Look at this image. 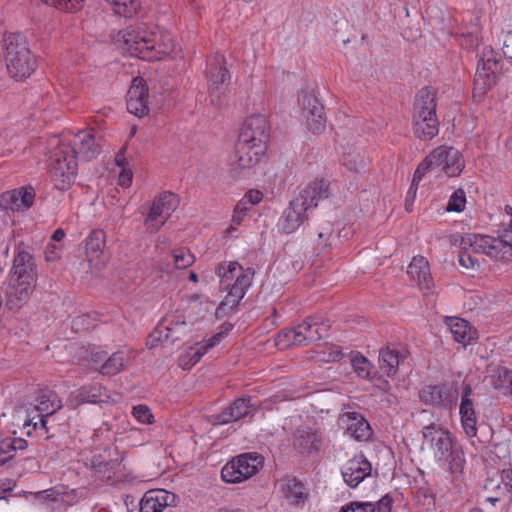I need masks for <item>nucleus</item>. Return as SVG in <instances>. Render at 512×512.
Here are the masks:
<instances>
[{"mask_svg": "<svg viewBox=\"0 0 512 512\" xmlns=\"http://www.w3.org/2000/svg\"><path fill=\"white\" fill-rule=\"evenodd\" d=\"M117 41H122L124 48L132 56L146 61L160 60L170 54L175 47L170 32L145 23L129 26L120 31Z\"/></svg>", "mask_w": 512, "mask_h": 512, "instance_id": "f257e3e1", "label": "nucleus"}, {"mask_svg": "<svg viewBox=\"0 0 512 512\" xmlns=\"http://www.w3.org/2000/svg\"><path fill=\"white\" fill-rule=\"evenodd\" d=\"M37 279L36 264L29 246L18 243L14 249L13 265L5 291L6 307L18 312L29 300Z\"/></svg>", "mask_w": 512, "mask_h": 512, "instance_id": "f03ea898", "label": "nucleus"}, {"mask_svg": "<svg viewBox=\"0 0 512 512\" xmlns=\"http://www.w3.org/2000/svg\"><path fill=\"white\" fill-rule=\"evenodd\" d=\"M220 279V287L227 291V295L216 309V317L221 318L236 307L244 298L252 284L255 271L253 268H244L236 261H224L215 268Z\"/></svg>", "mask_w": 512, "mask_h": 512, "instance_id": "7ed1b4c3", "label": "nucleus"}, {"mask_svg": "<svg viewBox=\"0 0 512 512\" xmlns=\"http://www.w3.org/2000/svg\"><path fill=\"white\" fill-rule=\"evenodd\" d=\"M329 185L324 179H315L307 184L290 201L278 221V228L286 234L295 232L308 218V213L318 206L320 200L329 197Z\"/></svg>", "mask_w": 512, "mask_h": 512, "instance_id": "20e7f679", "label": "nucleus"}, {"mask_svg": "<svg viewBox=\"0 0 512 512\" xmlns=\"http://www.w3.org/2000/svg\"><path fill=\"white\" fill-rule=\"evenodd\" d=\"M46 149L47 171L54 187L60 191L68 190L77 176L76 151L70 142L58 136L48 140Z\"/></svg>", "mask_w": 512, "mask_h": 512, "instance_id": "39448f33", "label": "nucleus"}, {"mask_svg": "<svg viewBox=\"0 0 512 512\" xmlns=\"http://www.w3.org/2000/svg\"><path fill=\"white\" fill-rule=\"evenodd\" d=\"M480 254L505 264L512 261V248L500 238L472 233L463 236L458 255L459 264L466 269L479 268Z\"/></svg>", "mask_w": 512, "mask_h": 512, "instance_id": "423d86ee", "label": "nucleus"}, {"mask_svg": "<svg viewBox=\"0 0 512 512\" xmlns=\"http://www.w3.org/2000/svg\"><path fill=\"white\" fill-rule=\"evenodd\" d=\"M422 446H427L440 464H447L451 474L462 471L465 458L453 434L441 424L432 422L421 429Z\"/></svg>", "mask_w": 512, "mask_h": 512, "instance_id": "0eeeda50", "label": "nucleus"}, {"mask_svg": "<svg viewBox=\"0 0 512 512\" xmlns=\"http://www.w3.org/2000/svg\"><path fill=\"white\" fill-rule=\"evenodd\" d=\"M6 69L11 78L24 80L37 68V58L26 39L19 33H6L3 38Z\"/></svg>", "mask_w": 512, "mask_h": 512, "instance_id": "6e6552de", "label": "nucleus"}, {"mask_svg": "<svg viewBox=\"0 0 512 512\" xmlns=\"http://www.w3.org/2000/svg\"><path fill=\"white\" fill-rule=\"evenodd\" d=\"M262 464L263 458L260 455L241 454L223 466L221 478L227 483H240L252 477Z\"/></svg>", "mask_w": 512, "mask_h": 512, "instance_id": "1a4fd4ad", "label": "nucleus"}, {"mask_svg": "<svg viewBox=\"0 0 512 512\" xmlns=\"http://www.w3.org/2000/svg\"><path fill=\"white\" fill-rule=\"evenodd\" d=\"M269 127V122L264 115H252L244 121L238 136V141L253 145L258 151L266 152V144L269 139Z\"/></svg>", "mask_w": 512, "mask_h": 512, "instance_id": "9d476101", "label": "nucleus"}, {"mask_svg": "<svg viewBox=\"0 0 512 512\" xmlns=\"http://www.w3.org/2000/svg\"><path fill=\"white\" fill-rule=\"evenodd\" d=\"M497 54L491 47H485L479 59L474 78V97H481L495 84Z\"/></svg>", "mask_w": 512, "mask_h": 512, "instance_id": "9b49d317", "label": "nucleus"}, {"mask_svg": "<svg viewBox=\"0 0 512 512\" xmlns=\"http://www.w3.org/2000/svg\"><path fill=\"white\" fill-rule=\"evenodd\" d=\"M177 204L178 199L174 193L163 192L156 197L144 220L146 229L150 232H157L175 211Z\"/></svg>", "mask_w": 512, "mask_h": 512, "instance_id": "f8f14e48", "label": "nucleus"}, {"mask_svg": "<svg viewBox=\"0 0 512 512\" xmlns=\"http://www.w3.org/2000/svg\"><path fill=\"white\" fill-rule=\"evenodd\" d=\"M419 397L426 405L448 408L457 400L458 385L456 382L425 385L420 390Z\"/></svg>", "mask_w": 512, "mask_h": 512, "instance_id": "ddd939ff", "label": "nucleus"}, {"mask_svg": "<svg viewBox=\"0 0 512 512\" xmlns=\"http://www.w3.org/2000/svg\"><path fill=\"white\" fill-rule=\"evenodd\" d=\"M264 154V151L256 150L253 145L237 140L230 159V174L233 178L240 177L245 171L255 167Z\"/></svg>", "mask_w": 512, "mask_h": 512, "instance_id": "4468645a", "label": "nucleus"}, {"mask_svg": "<svg viewBox=\"0 0 512 512\" xmlns=\"http://www.w3.org/2000/svg\"><path fill=\"white\" fill-rule=\"evenodd\" d=\"M299 102L302 106V117L306 120L309 130L314 134L322 132L326 125L322 103L311 93H303Z\"/></svg>", "mask_w": 512, "mask_h": 512, "instance_id": "2eb2a0df", "label": "nucleus"}, {"mask_svg": "<svg viewBox=\"0 0 512 512\" xmlns=\"http://www.w3.org/2000/svg\"><path fill=\"white\" fill-rule=\"evenodd\" d=\"M205 75L211 95L219 94L221 87L230 81V73L226 68L224 55L216 53L208 57Z\"/></svg>", "mask_w": 512, "mask_h": 512, "instance_id": "dca6fc26", "label": "nucleus"}, {"mask_svg": "<svg viewBox=\"0 0 512 512\" xmlns=\"http://www.w3.org/2000/svg\"><path fill=\"white\" fill-rule=\"evenodd\" d=\"M110 399L109 391L100 383L87 384L72 392L67 398L66 404L75 409L83 403H105Z\"/></svg>", "mask_w": 512, "mask_h": 512, "instance_id": "f3484780", "label": "nucleus"}, {"mask_svg": "<svg viewBox=\"0 0 512 512\" xmlns=\"http://www.w3.org/2000/svg\"><path fill=\"white\" fill-rule=\"evenodd\" d=\"M372 466L363 454L355 455L341 468L344 482L356 488L365 478L371 475Z\"/></svg>", "mask_w": 512, "mask_h": 512, "instance_id": "a211bd4d", "label": "nucleus"}, {"mask_svg": "<svg viewBox=\"0 0 512 512\" xmlns=\"http://www.w3.org/2000/svg\"><path fill=\"white\" fill-rule=\"evenodd\" d=\"M127 110L138 118L148 115V88L143 78L133 80L127 92Z\"/></svg>", "mask_w": 512, "mask_h": 512, "instance_id": "6ab92c4d", "label": "nucleus"}, {"mask_svg": "<svg viewBox=\"0 0 512 512\" xmlns=\"http://www.w3.org/2000/svg\"><path fill=\"white\" fill-rule=\"evenodd\" d=\"M34 199V188L26 186L3 193L0 198V205L5 210L26 211L33 205Z\"/></svg>", "mask_w": 512, "mask_h": 512, "instance_id": "aec40b11", "label": "nucleus"}, {"mask_svg": "<svg viewBox=\"0 0 512 512\" xmlns=\"http://www.w3.org/2000/svg\"><path fill=\"white\" fill-rule=\"evenodd\" d=\"M177 496L164 489L147 491L140 501V512H163L176 505Z\"/></svg>", "mask_w": 512, "mask_h": 512, "instance_id": "412c9836", "label": "nucleus"}, {"mask_svg": "<svg viewBox=\"0 0 512 512\" xmlns=\"http://www.w3.org/2000/svg\"><path fill=\"white\" fill-rule=\"evenodd\" d=\"M472 388L470 385H464L461 394V403L459 414L461 419V426L467 437L473 438L477 435V416L474 408L473 401L470 396Z\"/></svg>", "mask_w": 512, "mask_h": 512, "instance_id": "4be33fe9", "label": "nucleus"}, {"mask_svg": "<svg viewBox=\"0 0 512 512\" xmlns=\"http://www.w3.org/2000/svg\"><path fill=\"white\" fill-rule=\"evenodd\" d=\"M408 355V351L400 345H387L379 351V368L388 377L397 374L401 362Z\"/></svg>", "mask_w": 512, "mask_h": 512, "instance_id": "5701e85b", "label": "nucleus"}, {"mask_svg": "<svg viewBox=\"0 0 512 512\" xmlns=\"http://www.w3.org/2000/svg\"><path fill=\"white\" fill-rule=\"evenodd\" d=\"M251 412V398L242 397L235 399L220 413L211 416L213 425H224L240 420Z\"/></svg>", "mask_w": 512, "mask_h": 512, "instance_id": "b1692460", "label": "nucleus"}, {"mask_svg": "<svg viewBox=\"0 0 512 512\" xmlns=\"http://www.w3.org/2000/svg\"><path fill=\"white\" fill-rule=\"evenodd\" d=\"M297 327L298 331L301 332V344H308L323 338L331 324L328 319L316 315L307 317Z\"/></svg>", "mask_w": 512, "mask_h": 512, "instance_id": "393cba45", "label": "nucleus"}, {"mask_svg": "<svg viewBox=\"0 0 512 512\" xmlns=\"http://www.w3.org/2000/svg\"><path fill=\"white\" fill-rule=\"evenodd\" d=\"M82 159L92 160L100 153L99 144L95 140L93 130H83L73 135L72 139L64 138Z\"/></svg>", "mask_w": 512, "mask_h": 512, "instance_id": "a878e982", "label": "nucleus"}, {"mask_svg": "<svg viewBox=\"0 0 512 512\" xmlns=\"http://www.w3.org/2000/svg\"><path fill=\"white\" fill-rule=\"evenodd\" d=\"M35 403L40 411V427L47 431V417L62 408V401L56 392L46 388L38 391Z\"/></svg>", "mask_w": 512, "mask_h": 512, "instance_id": "bb28decb", "label": "nucleus"}, {"mask_svg": "<svg viewBox=\"0 0 512 512\" xmlns=\"http://www.w3.org/2000/svg\"><path fill=\"white\" fill-rule=\"evenodd\" d=\"M280 492L290 505L302 506L308 499L306 486L296 477H285L280 483Z\"/></svg>", "mask_w": 512, "mask_h": 512, "instance_id": "cd10ccee", "label": "nucleus"}, {"mask_svg": "<svg viewBox=\"0 0 512 512\" xmlns=\"http://www.w3.org/2000/svg\"><path fill=\"white\" fill-rule=\"evenodd\" d=\"M322 443L321 434L311 428L298 429L294 441V448L302 454H312L320 450Z\"/></svg>", "mask_w": 512, "mask_h": 512, "instance_id": "c85d7f7f", "label": "nucleus"}, {"mask_svg": "<svg viewBox=\"0 0 512 512\" xmlns=\"http://www.w3.org/2000/svg\"><path fill=\"white\" fill-rule=\"evenodd\" d=\"M436 92L430 87L420 89L413 105V117H437Z\"/></svg>", "mask_w": 512, "mask_h": 512, "instance_id": "c756f323", "label": "nucleus"}, {"mask_svg": "<svg viewBox=\"0 0 512 512\" xmlns=\"http://www.w3.org/2000/svg\"><path fill=\"white\" fill-rule=\"evenodd\" d=\"M341 420L347 425V432L357 441H366L371 437L372 430L367 420L357 412H346Z\"/></svg>", "mask_w": 512, "mask_h": 512, "instance_id": "7c9ffc66", "label": "nucleus"}, {"mask_svg": "<svg viewBox=\"0 0 512 512\" xmlns=\"http://www.w3.org/2000/svg\"><path fill=\"white\" fill-rule=\"evenodd\" d=\"M446 323L454 340L463 346L471 344L477 339V331L468 321L458 317H451L447 319Z\"/></svg>", "mask_w": 512, "mask_h": 512, "instance_id": "2f4dec72", "label": "nucleus"}, {"mask_svg": "<svg viewBox=\"0 0 512 512\" xmlns=\"http://www.w3.org/2000/svg\"><path fill=\"white\" fill-rule=\"evenodd\" d=\"M407 274L423 288H430L432 278L430 274V266L426 258L416 256L408 265Z\"/></svg>", "mask_w": 512, "mask_h": 512, "instance_id": "473e14b6", "label": "nucleus"}, {"mask_svg": "<svg viewBox=\"0 0 512 512\" xmlns=\"http://www.w3.org/2000/svg\"><path fill=\"white\" fill-rule=\"evenodd\" d=\"M413 133L415 137L423 141H429L439 132V121L437 117H413Z\"/></svg>", "mask_w": 512, "mask_h": 512, "instance_id": "72a5a7b5", "label": "nucleus"}, {"mask_svg": "<svg viewBox=\"0 0 512 512\" xmlns=\"http://www.w3.org/2000/svg\"><path fill=\"white\" fill-rule=\"evenodd\" d=\"M106 246V233L102 229L92 230L85 239V253L89 261L98 259Z\"/></svg>", "mask_w": 512, "mask_h": 512, "instance_id": "f704fd0d", "label": "nucleus"}, {"mask_svg": "<svg viewBox=\"0 0 512 512\" xmlns=\"http://www.w3.org/2000/svg\"><path fill=\"white\" fill-rule=\"evenodd\" d=\"M124 459L122 455L120 458L111 459L109 461L91 460L90 469L94 475L102 482L114 483V469L118 467Z\"/></svg>", "mask_w": 512, "mask_h": 512, "instance_id": "c9c22d12", "label": "nucleus"}, {"mask_svg": "<svg viewBox=\"0 0 512 512\" xmlns=\"http://www.w3.org/2000/svg\"><path fill=\"white\" fill-rule=\"evenodd\" d=\"M464 168V160L458 149L449 146L447 159H445L442 170L448 177L460 175Z\"/></svg>", "mask_w": 512, "mask_h": 512, "instance_id": "e433bc0d", "label": "nucleus"}, {"mask_svg": "<svg viewBox=\"0 0 512 512\" xmlns=\"http://www.w3.org/2000/svg\"><path fill=\"white\" fill-rule=\"evenodd\" d=\"M110 6L112 11L125 18H131L136 15L140 8V0H105Z\"/></svg>", "mask_w": 512, "mask_h": 512, "instance_id": "4c0bfd02", "label": "nucleus"}, {"mask_svg": "<svg viewBox=\"0 0 512 512\" xmlns=\"http://www.w3.org/2000/svg\"><path fill=\"white\" fill-rule=\"evenodd\" d=\"M474 25L471 30L466 28H461L460 32H457L455 37L459 45L467 50H474L478 47L480 39L478 33V18H474Z\"/></svg>", "mask_w": 512, "mask_h": 512, "instance_id": "58836bf2", "label": "nucleus"}, {"mask_svg": "<svg viewBox=\"0 0 512 512\" xmlns=\"http://www.w3.org/2000/svg\"><path fill=\"white\" fill-rule=\"evenodd\" d=\"M126 361V354L123 351H116L101 366L100 373L108 376L116 375L124 369Z\"/></svg>", "mask_w": 512, "mask_h": 512, "instance_id": "ea45409f", "label": "nucleus"}, {"mask_svg": "<svg viewBox=\"0 0 512 512\" xmlns=\"http://www.w3.org/2000/svg\"><path fill=\"white\" fill-rule=\"evenodd\" d=\"M342 165L345 166L349 171L354 173H360L364 171L366 162L361 151L351 149L344 152L341 158Z\"/></svg>", "mask_w": 512, "mask_h": 512, "instance_id": "a19ab883", "label": "nucleus"}, {"mask_svg": "<svg viewBox=\"0 0 512 512\" xmlns=\"http://www.w3.org/2000/svg\"><path fill=\"white\" fill-rule=\"evenodd\" d=\"M512 381V370L506 367H497L490 376V383L494 389L506 393Z\"/></svg>", "mask_w": 512, "mask_h": 512, "instance_id": "79ce46f5", "label": "nucleus"}, {"mask_svg": "<svg viewBox=\"0 0 512 512\" xmlns=\"http://www.w3.org/2000/svg\"><path fill=\"white\" fill-rule=\"evenodd\" d=\"M351 365L353 367L354 372L360 378H362V379H370L371 378V369H372L373 365L360 352H356V353L352 354Z\"/></svg>", "mask_w": 512, "mask_h": 512, "instance_id": "37998d69", "label": "nucleus"}, {"mask_svg": "<svg viewBox=\"0 0 512 512\" xmlns=\"http://www.w3.org/2000/svg\"><path fill=\"white\" fill-rule=\"evenodd\" d=\"M300 337L301 332L298 331L297 326L291 329H284L276 337V346L280 349H285L291 345H302Z\"/></svg>", "mask_w": 512, "mask_h": 512, "instance_id": "c03bdc74", "label": "nucleus"}, {"mask_svg": "<svg viewBox=\"0 0 512 512\" xmlns=\"http://www.w3.org/2000/svg\"><path fill=\"white\" fill-rule=\"evenodd\" d=\"M205 355V349L190 347L189 350L179 357V366L183 369H190Z\"/></svg>", "mask_w": 512, "mask_h": 512, "instance_id": "a18cd8bd", "label": "nucleus"}, {"mask_svg": "<svg viewBox=\"0 0 512 512\" xmlns=\"http://www.w3.org/2000/svg\"><path fill=\"white\" fill-rule=\"evenodd\" d=\"M449 150V146L441 145L435 148L429 155H427L423 160L429 165L431 169L442 167L444 165L445 159H447V153Z\"/></svg>", "mask_w": 512, "mask_h": 512, "instance_id": "49530a36", "label": "nucleus"}, {"mask_svg": "<svg viewBox=\"0 0 512 512\" xmlns=\"http://www.w3.org/2000/svg\"><path fill=\"white\" fill-rule=\"evenodd\" d=\"M174 266L177 269H185L195 261V256L187 248L175 249L172 253Z\"/></svg>", "mask_w": 512, "mask_h": 512, "instance_id": "de8ad7c7", "label": "nucleus"}, {"mask_svg": "<svg viewBox=\"0 0 512 512\" xmlns=\"http://www.w3.org/2000/svg\"><path fill=\"white\" fill-rule=\"evenodd\" d=\"M169 327H156L148 336L146 341V346L149 349H153L159 345V343L163 341H167L170 337L169 335Z\"/></svg>", "mask_w": 512, "mask_h": 512, "instance_id": "09e8293b", "label": "nucleus"}, {"mask_svg": "<svg viewBox=\"0 0 512 512\" xmlns=\"http://www.w3.org/2000/svg\"><path fill=\"white\" fill-rule=\"evenodd\" d=\"M48 5H51L59 10L66 12H74L83 7L84 0H42Z\"/></svg>", "mask_w": 512, "mask_h": 512, "instance_id": "8fccbe9b", "label": "nucleus"}, {"mask_svg": "<svg viewBox=\"0 0 512 512\" xmlns=\"http://www.w3.org/2000/svg\"><path fill=\"white\" fill-rule=\"evenodd\" d=\"M339 512H376V506L367 501H351L342 506Z\"/></svg>", "mask_w": 512, "mask_h": 512, "instance_id": "3c124183", "label": "nucleus"}, {"mask_svg": "<svg viewBox=\"0 0 512 512\" xmlns=\"http://www.w3.org/2000/svg\"><path fill=\"white\" fill-rule=\"evenodd\" d=\"M466 197L463 190L455 191L447 203L446 210L451 212H461L465 208Z\"/></svg>", "mask_w": 512, "mask_h": 512, "instance_id": "603ef678", "label": "nucleus"}, {"mask_svg": "<svg viewBox=\"0 0 512 512\" xmlns=\"http://www.w3.org/2000/svg\"><path fill=\"white\" fill-rule=\"evenodd\" d=\"M23 425L25 427L32 426L34 430L40 427V411L36 403H30L26 407V418Z\"/></svg>", "mask_w": 512, "mask_h": 512, "instance_id": "864d4df0", "label": "nucleus"}, {"mask_svg": "<svg viewBox=\"0 0 512 512\" xmlns=\"http://www.w3.org/2000/svg\"><path fill=\"white\" fill-rule=\"evenodd\" d=\"M132 415L142 424H151L154 421V416L146 405L139 404L134 406L132 409Z\"/></svg>", "mask_w": 512, "mask_h": 512, "instance_id": "5fc2aeb1", "label": "nucleus"}, {"mask_svg": "<svg viewBox=\"0 0 512 512\" xmlns=\"http://www.w3.org/2000/svg\"><path fill=\"white\" fill-rule=\"evenodd\" d=\"M14 444L12 437H6L0 440V459L9 458V461L14 457Z\"/></svg>", "mask_w": 512, "mask_h": 512, "instance_id": "6e6d98bb", "label": "nucleus"}, {"mask_svg": "<svg viewBox=\"0 0 512 512\" xmlns=\"http://www.w3.org/2000/svg\"><path fill=\"white\" fill-rule=\"evenodd\" d=\"M63 244L49 242L45 249V259L48 262H54L61 256Z\"/></svg>", "mask_w": 512, "mask_h": 512, "instance_id": "4d7b16f0", "label": "nucleus"}, {"mask_svg": "<svg viewBox=\"0 0 512 512\" xmlns=\"http://www.w3.org/2000/svg\"><path fill=\"white\" fill-rule=\"evenodd\" d=\"M250 209L244 202L241 200L236 204L233 210L232 222L234 225H241L244 217L246 216L248 210Z\"/></svg>", "mask_w": 512, "mask_h": 512, "instance_id": "13d9d810", "label": "nucleus"}, {"mask_svg": "<svg viewBox=\"0 0 512 512\" xmlns=\"http://www.w3.org/2000/svg\"><path fill=\"white\" fill-rule=\"evenodd\" d=\"M263 199V193L257 189H250L241 199L247 206L259 204Z\"/></svg>", "mask_w": 512, "mask_h": 512, "instance_id": "bf43d9fd", "label": "nucleus"}, {"mask_svg": "<svg viewBox=\"0 0 512 512\" xmlns=\"http://www.w3.org/2000/svg\"><path fill=\"white\" fill-rule=\"evenodd\" d=\"M133 173L130 169L123 167L118 177V184L123 188H129L132 184Z\"/></svg>", "mask_w": 512, "mask_h": 512, "instance_id": "052dcab7", "label": "nucleus"}, {"mask_svg": "<svg viewBox=\"0 0 512 512\" xmlns=\"http://www.w3.org/2000/svg\"><path fill=\"white\" fill-rule=\"evenodd\" d=\"M429 170H431L429 165L424 160H422L421 163L418 165L417 169L414 172L413 179H412V184L417 186L418 183L422 180L424 175Z\"/></svg>", "mask_w": 512, "mask_h": 512, "instance_id": "680f3d73", "label": "nucleus"}, {"mask_svg": "<svg viewBox=\"0 0 512 512\" xmlns=\"http://www.w3.org/2000/svg\"><path fill=\"white\" fill-rule=\"evenodd\" d=\"M393 499L387 494L383 496L376 504V512H391Z\"/></svg>", "mask_w": 512, "mask_h": 512, "instance_id": "e2e57ef3", "label": "nucleus"}, {"mask_svg": "<svg viewBox=\"0 0 512 512\" xmlns=\"http://www.w3.org/2000/svg\"><path fill=\"white\" fill-rule=\"evenodd\" d=\"M500 478L501 484L512 495V469H503Z\"/></svg>", "mask_w": 512, "mask_h": 512, "instance_id": "0e129e2a", "label": "nucleus"}, {"mask_svg": "<svg viewBox=\"0 0 512 512\" xmlns=\"http://www.w3.org/2000/svg\"><path fill=\"white\" fill-rule=\"evenodd\" d=\"M224 334L223 332H219V333H216L215 335H213L212 337H210L209 339L205 340V344L202 345L200 348L201 349H205V354L207 353V351L215 346H217L223 339L224 337Z\"/></svg>", "mask_w": 512, "mask_h": 512, "instance_id": "69168bd1", "label": "nucleus"}, {"mask_svg": "<svg viewBox=\"0 0 512 512\" xmlns=\"http://www.w3.org/2000/svg\"><path fill=\"white\" fill-rule=\"evenodd\" d=\"M65 235H66L65 231L62 228H58L53 232L50 242H52V243L55 242L56 244H62V241L65 238Z\"/></svg>", "mask_w": 512, "mask_h": 512, "instance_id": "338daca9", "label": "nucleus"}, {"mask_svg": "<svg viewBox=\"0 0 512 512\" xmlns=\"http://www.w3.org/2000/svg\"><path fill=\"white\" fill-rule=\"evenodd\" d=\"M90 319H91L90 314L78 316L73 320L72 326L74 328H78L80 325H84V323L88 322Z\"/></svg>", "mask_w": 512, "mask_h": 512, "instance_id": "774afa93", "label": "nucleus"}]
</instances>
